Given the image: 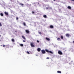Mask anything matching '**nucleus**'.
<instances>
[{
    "label": "nucleus",
    "instance_id": "18",
    "mask_svg": "<svg viewBox=\"0 0 74 74\" xmlns=\"http://www.w3.org/2000/svg\"><path fill=\"white\" fill-rule=\"evenodd\" d=\"M60 39H63V36H60Z\"/></svg>",
    "mask_w": 74,
    "mask_h": 74
},
{
    "label": "nucleus",
    "instance_id": "42",
    "mask_svg": "<svg viewBox=\"0 0 74 74\" xmlns=\"http://www.w3.org/2000/svg\"><path fill=\"white\" fill-rule=\"evenodd\" d=\"M2 45H1V46Z\"/></svg>",
    "mask_w": 74,
    "mask_h": 74
},
{
    "label": "nucleus",
    "instance_id": "20",
    "mask_svg": "<svg viewBox=\"0 0 74 74\" xmlns=\"http://www.w3.org/2000/svg\"><path fill=\"white\" fill-rule=\"evenodd\" d=\"M23 25L25 26H26V23H23Z\"/></svg>",
    "mask_w": 74,
    "mask_h": 74
},
{
    "label": "nucleus",
    "instance_id": "25",
    "mask_svg": "<svg viewBox=\"0 0 74 74\" xmlns=\"http://www.w3.org/2000/svg\"><path fill=\"white\" fill-rule=\"evenodd\" d=\"M39 34H41V32H39Z\"/></svg>",
    "mask_w": 74,
    "mask_h": 74
},
{
    "label": "nucleus",
    "instance_id": "28",
    "mask_svg": "<svg viewBox=\"0 0 74 74\" xmlns=\"http://www.w3.org/2000/svg\"><path fill=\"white\" fill-rule=\"evenodd\" d=\"M49 59V58L47 57V59Z\"/></svg>",
    "mask_w": 74,
    "mask_h": 74
},
{
    "label": "nucleus",
    "instance_id": "29",
    "mask_svg": "<svg viewBox=\"0 0 74 74\" xmlns=\"http://www.w3.org/2000/svg\"><path fill=\"white\" fill-rule=\"evenodd\" d=\"M5 47V45H2V47Z\"/></svg>",
    "mask_w": 74,
    "mask_h": 74
},
{
    "label": "nucleus",
    "instance_id": "1",
    "mask_svg": "<svg viewBox=\"0 0 74 74\" xmlns=\"http://www.w3.org/2000/svg\"><path fill=\"white\" fill-rule=\"evenodd\" d=\"M30 45L31 46V47H34V43L31 42L30 43Z\"/></svg>",
    "mask_w": 74,
    "mask_h": 74
},
{
    "label": "nucleus",
    "instance_id": "8",
    "mask_svg": "<svg viewBox=\"0 0 74 74\" xmlns=\"http://www.w3.org/2000/svg\"><path fill=\"white\" fill-rule=\"evenodd\" d=\"M37 51H38V52L40 51V48H38V49H37Z\"/></svg>",
    "mask_w": 74,
    "mask_h": 74
},
{
    "label": "nucleus",
    "instance_id": "15",
    "mask_svg": "<svg viewBox=\"0 0 74 74\" xmlns=\"http://www.w3.org/2000/svg\"><path fill=\"white\" fill-rule=\"evenodd\" d=\"M57 73L60 74L61 73V71H57Z\"/></svg>",
    "mask_w": 74,
    "mask_h": 74
},
{
    "label": "nucleus",
    "instance_id": "17",
    "mask_svg": "<svg viewBox=\"0 0 74 74\" xmlns=\"http://www.w3.org/2000/svg\"><path fill=\"white\" fill-rule=\"evenodd\" d=\"M0 15L1 16H3V13H1Z\"/></svg>",
    "mask_w": 74,
    "mask_h": 74
},
{
    "label": "nucleus",
    "instance_id": "35",
    "mask_svg": "<svg viewBox=\"0 0 74 74\" xmlns=\"http://www.w3.org/2000/svg\"><path fill=\"white\" fill-rule=\"evenodd\" d=\"M16 19H18V18L16 17Z\"/></svg>",
    "mask_w": 74,
    "mask_h": 74
},
{
    "label": "nucleus",
    "instance_id": "13",
    "mask_svg": "<svg viewBox=\"0 0 74 74\" xmlns=\"http://www.w3.org/2000/svg\"><path fill=\"white\" fill-rule=\"evenodd\" d=\"M66 36L67 37H69V34H66Z\"/></svg>",
    "mask_w": 74,
    "mask_h": 74
},
{
    "label": "nucleus",
    "instance_id": "32",
    "mask_svg": "<svg viewBox=\"0 0 74 74\" xmlns=\"http://www.w3.org/2000/svg\"><path fill=\"white\" fill-rule=\"evenodd\" d=\"M23 42H25V40H23Z\"/></svg>",
    "mask_w": 74,
    "mask_h": 74
},
{
    "label": "nucleus",
    "instance_id": "40",
    "mask_svg": "<svg viewBox=\"0 0 74 74\" xmlns=\"http://www.w3.org/2000/svg\"><path fill=\"white\" fill-rule=\"evenodd\" d=\"M16 19L18 20V19Z\"/></svg>",
    "mask_w": 74,
    "mask_h": 74
},
{
    "label": "nucleus",
    "instance_id": "36",
    "mask_svg": "<svg viewBox=\"0 0 74 74\" xmlns=\"http://www.w3.org/2000/svg\"><path fill=\"white\" fill-rule=\"evenodd\" d=\"M38 4H39V3H38Z\"/></svg>",
    "mask_w": 74,
    "mask_h": 74
},
{
    "label": "nucleus",
    "instance_id": "4",
    "mask_svg": "<svg viewBox=\"0 0 74 74\" xmlns=\"http://www.w3.org/2000/svg\"><path fill=\"white\" fill-rule=\"evenodd\" d=\"M25 31L26 33L27 34H29V31H28V30H26Z\"/></svg>",
    "mask_w": 74,
    "mask_h": 74
},
{
    "label": "nucleus",
    "instance_id": "24",
    "mask_svg": "<svg viewBox=\"0 0 74 74\" xmlns=\"http://www.w3.org/2000/svg\"><path fill=\"white\" fill-rule=\"evenodd\" d=\"M27 54H29L30 53H29V52L28 51H27Z\"/></svg>",
    "mask_w": 74,
    "mask_h": 74
},
{
    "label": "nucleus",
    "instance_id": "41",
    "mask_svg": "<svg viewBox=\"0 0 74 74\" xmlns=\"http://www.w3.org/2000/svg\"><path fill=\"white\" fill-rule=\"evenodd\" d=\"M0 37H1V35H0Z\"/></svg>",
    "mask_w": 74,
    "mask_h": 74
},
{
    "label": "nucleus",
    "instance_id": "33",
    "mask_svg": "<svg viewBox=\"0 0 74 74\" xmlns=\"http://www.w3.org/2000/svg\"><path fill=\"white\" fill-rule=\"evenodd\" d=\"M71 1H74V0H71Z\"/></svg>",
    "mask_w": 74,
    "mask_h": 74
},
{
    "label": "nucleus",
    "instance_id": "30",
    "mask_svg": "<svg viewBox=\"0 0 74 74\" xmlns=\"http://www.w3.org/2000/svg\"><path fill=\"white\" fill-rule=\"evenodd\" d=\"M0 26H1V23H0Z\"/></svg>",
    "mask_w": 74,
    "mask_h": 74
},
{
    "label": "nucleus",
    "instance_id": "9",
    "mask_svg": "<svg viewBox=\"0 0 74 74\" xmlns=\"http://www.w3.org/2000/svg\"><path fill=\"white\" fill-rule=\"evenodd\" d=\"M47 53H48L49 51H49L48 50H47V49H46L45 50H44Z\"/></svg>",
    "mask_w": 74,
    "mask_h": 74
},
{
    "label": "nucleus",
    "instance_id": "3",
    "mask_svg": "<svg viewBox=\"0 0 74 74\" xmlns=\"http://www.w3.org/2000/svg\"><path fill=\"white\" fill-rule=\"evenodd\" d=\"M46 51H44L43 50H41V53H42L43 54H45V53H46Z\"/></svg>",
    "mask_w": 74,
    "mask_h": 74
},
{
    "label": "nucleus",
    "instance_id": "23",
    "mask_svg": "<svg viewBox=\"0 0 74 74\" xmlns=\"http://www.w3.org/2000/svg\"><path fill=\"white\" fill-rule=\"evenodd\" d=\"M20 46L21 47H23V44H21L20 45Z\"/></svg>",
    "mask_w": 74,
    "mask_h": 74
},
{
    "label": "nucleus",
    "instance_id": "38",
    "mask_svg": "<svg viewBox=\"0 0 74 74\" xmlns=\"http://www.w3.org/2000/svg\"><path fill=\"white\" fill-rule=\"evenodd\" d=\"M10 1H12V0H10Z\"/></svg>",
    "mask_w": 74,
    "mask_h": 74
},
{
    "label": "nucleus",
    "instance_id": "16",
    "mask_svg": "<svg viewBox=\"0 0 74 74\" xmlns=\"http://www.w3.org/2000/svg\"><path fill=\"white\" fill-rule=\"evenodd\" d=\"M11 41L13 42H14V39H12L11 40Z\"/></svg>",
    "mask_w": 74,
    "mask_h": 74
},
{
    "label": "nucleus",
    "instance_id": "14",
    "mask_svg": "<svg viewBox=\"0 0 74 74\" xmlns=\"http://www.w3.org/2000/svg\"><path fill=\"white\" fill-rule=\"evenodd\" d=\"M43 17L45 18H47V15H43Z\"/></svg>",
    "mask_w": 74,
    "mask_h": 74
},
{
    "label": "nucleus",
    "instance_id": "12",
    "mask_svg": "<svg viewBox=\"0 0 74 74\" xmlns=\"http://www.w3.org/2000/svg\"><path fill=\"white\" fill-rule=\"evenodd\" d=\"M50 28H51V29H53V25H51L50 26Z\"/></svg>",
    "mask_w": 74,
    "mask_h": 74
},
{
    "label": "nucleus",
    "instance_id": "7",
    "mask_svg": "<svg viewBox=\"0 0 74 74\" xmlns=\"http://www.w3.org/2000/svg\"><path fill=\"white\" fill-rule=\"evenodd\" d=\"M46 40H47L49 41L50 40V39H49V38H46Z\"/></svg>",
    "mask_w": 74,
    "mask_h": 74
},
{
    "label": "nucleus",
    "instance_id": "6",
    "mask_svg": "<svg viewBox=\"0 0 74 74\" xmlns=\"http://www.w3.org/2000/svg\"><path fill=\"white\" fill-rule=\"evenodd\" d=\"M21 37L22 38V39H23V40H26V38H25V37H24V36H21Z\"/></svg>",
    "mask_w": 74,
    "mask_h": 74
},
{
    "label": "nucleus",
    "instance_id": "10",
    "mask_svg": "<svg viewBox=\"0 0 74 74\" xmlns=\"http://www.w3.org/2000/svg\"><path fill=\"white\" fill-rule=\"evenodd\" d=\"M67 8H68V9H69V10H71V7L70 6H68L67 7Z\"/></svg>",
    "mask_w": 74,
    "mask_h": 74
},
{
    "label": "nucleus",
    "instance_id": "26",
    "mask_svg": "<svg viewBox=\"0 0 74 74\" xmlns=\"http://www.w3.org/2000/svg\"><path fill=\"white\" fill-rule=\"evenodd\" d=\"M37 41V42L39 43V40H37V41Z\"/></svg>",
    "mask_w": 74,
    "mask_h": 74
},
{
    "label": "nucleus",
    "instance_id": "2",
    "mask_svg": "<svg viewBox=\"0 0 74 74\" xmlns=\"http://www.w3.org/2000/svg\"><path fill=\"white\" fill-rule=\"evenodd\" d=\"M58 54H59L60 55H62V52L60 51H58Z\"/></svg>",
    "mask_w": 74,
    "mask_h": 74
},
{
    "label": "nucleus",
    "instance_id": "21",
    "mask_svg": "<svg viewBox=\"0 0 74 74\" xmlns=\"http://www.w3.org/2000/svg\"><path fill=\"white\" fill-rule=\"evenodd\" d=\"M60 39H61V38H57V40H60Z\"/></svg>",
    "mask_w": 74,
    "mask_h": 74
},
{
    "label": "nucleus",
    "instance_id": "19",
    "mask_svg": "<svg viewBox=\"0 0 74 74\" xmlns=\"http://www.w3.org/2000/svg\"><path fill=\"white\" fill-rule=\"evenodd\" d=\"M48 9L49 10H52V8L49 7H48Z\"/></svg>",
    "mask_w": 74,
    "mask_h": 74
},
{
    "label": "nucleus",
    "instance_id": "27",
    "mask_svg": "<svg viewBox=\"0 0 74 74\" xmlns=\"http://www.w3.org/2000/svg\"><path fill=\"white\" fill-rule=\"evenodd\" d=\"M32 12V14H33L34 13V12H33V11Z\"/></svg>",
    "mask_w": 74,
    "mask_h": 74
},
{
    "label": "nucleus",
    "instance_id": "11",
    "mask_svg": "<svg viewBox=\"0 0 74 74\" xmlns=\"http://www.w3.org/2000/svg\"><path fill=\"white\" fill-rule=\"evenodd\" d=\"M19 5H21L22 6V7H23V5H24V4H23L22 3H19Z\"/></svg>",
    "mask_w": 74,
    "mask_h": 74
},
{
    "label": "nucleus",
    "instance_id": "31",
    "mask_svg": "<svg viewBox=\"0 0 74 74\" xmlns=\"http://www.w3.org/2000/svg\"><path fill=\"white\" fill-rule=\"evenodd\" d=\"M48 9V8L47 7V8H46V9L47 10V9Z\"/></svg>",
    "mask_w": 74,
    "mask_h": 74
},
{
    "label": "nucleus",
    "instance_id": "34",
    "mask_svg": "<svg viewBox=\"0 0 74 74\" xmlns=\"http://www.w3.org/2000/svg\"><path fill=\"white\" fill-rule=\"evenodd\" d=\"M73 44H74V41H73Z\"/></svg>",
    "mask_w": 74,
    "mask_h": 74
},
{
    "label": "nucleus",
    "instance_id": "5",
    "mask_svg": "<svg viewBox=\"0 0 74 74\" xmlns=\"http://www.w3.org/2000/svg\"><path fill=\"white\" fill-rule=\"evenodd\" d=\"M4 13L6 15H7V16H8V12H5Z\"/></svg>",
    "mask_w": 74,
    "mask_h": 74
},
{
    "label": "nucleus",
    "instance_id": "22",
    "mask_svg": "<svg viewBox=\"0 0 74 74\" xmlns=\"http://www.w3.org/2000/svg\"><path fill=\"white\" fill-rule=\"evenodd\" d=\"M48 53H49L51 54H53V52H52V51H49V52H48Z\"/></svg>",
    "mask_w": 74,
    "mask_h": 74
},
{
    "label": "nucleus",
    "instance_id": "39",
    "mask_svg": "<svg viewBox=\"0 0 74 74\" xmlns=\"http://www.w3.org/2000/svg\"><path fill=\"white\" fill-rule=\"evenodd\" d=\"M16 32L17 31H15V32Z\"/></svg>",
    "mask_w": 74,
    "mask_h": 74
},
{
    "label": "nucleus",
    "instance_id": "37",
    "mask_svg": "<svg viewBox=\"0 0 74 74\" xmlns=\"http://www.w3.org/2000/svg\"><path fill=\"white\" fill-rule=\"evenodd\" d=\"M53 1H56V0H53Z\"/></svg>",
    "mask_w": 74,
    "mask_h": 74
}]
</instances>
